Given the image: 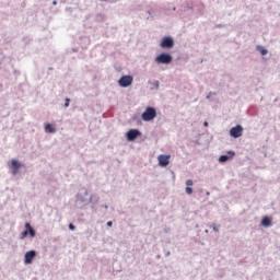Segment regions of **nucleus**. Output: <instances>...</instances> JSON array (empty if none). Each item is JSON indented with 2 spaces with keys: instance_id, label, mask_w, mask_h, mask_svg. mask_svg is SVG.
I'll return each instance as SVG.
<instances>
[{
  "instance_id": "1",
  "label": "nucleus",
  "mask_w": 280,
  "mask_h": 280,
  "mask_svg": "<svg viewBox=\"0 0 280 280\" xmlns=\"http://www.w3.org/2000/svg\"><path fill=\"white\" fill-rule=\"evenodd\" d=\"M156 117V109L154 107H147L144 113L141 115L143 121H152Z\"/></svg>"
},
{
  "instance_id": "2",
  "label": "nucleus",
  "mask_w": 280,
  "mask_h": 280,
  "mask_svg": "<svg viewBox=\"0 0 280 280\" xmlns=\"http://www.w3.org/2000/svg\"><path fill=\"white\" fill-rule=\"evenodd\" d=\"M155 62L158 65H170V62H172V57L171 55L163 52L155 58Z\"/></svg>"
},
{
  "instance_id": "3",
  "label": "nucleus",
  "mask_w": 280,
  "mask_h": 280,
  "mask_svg": "<svg viewBox=\"0 0 280 280\" xmlns=\"http://www.w3.org/2000/svg\"><path fill=\"white\" fill-rule=\"evenodd\" d=\"M25 231L22 233L21 237L22 240H25L27 235H31V237H36V231H34V228H32V224L25 223Z\"/></svg>"
},
{
  "instance_id": "4",
  "label": "nucleus",
  "mask_w": 280,
  "mask_h": 280,
  "mask_svg": "<svg viewBox=\"0 0 280 280\" xmlns=\"http://www.w3.org/2000/svg\"><path fill=\"white\" fill-rule=\"evenodd\" d=\"M243 133L244 128L241 125H237L230 130V136H232L233 139H240V137H242Z\"/></svg>"
},
{
  "instance_id": "5",
  "label": "nucleus",
  "mask_w": 280,
  "mask_h": 280,
  "mask_svg": "<svg viewBox=\"0 0 280 280\" xmlns=\"http://www.w3.org/2000/svg\"><path fill=\"white\" fill-rule=\"evenodd\" d=\"M170 159H172V155H165V154L159 155L158 156L159 166L167 167L170 165Z\"/></svg>"
},
{
  "instance_id": "6",
  "label": "nucleus",
  "mask_w": 280,
  "mask_h": 280,
  "mask_svg": "<svg viewBox=\"0 0 280 280\" xmlns=\"http://www.w3.org/2000/svg\"><path fill=\"white\" fill-rule=\"evenodd\" d=\"M23 167V164L19 162L18 160H11L10 163V170L12 171L13 176H16L19 174V170Z\"/></svg>"
},
{
  "instance_id": "7",
  "label": "nucleus",
  "mask_w": 280,
  "mask_h": 280,
  "mask_svg": "<svg viewBox=\"0 0 280 280\" xmlns=\"http://www.w3.org/2000/svg\"><path fill=\"white\" fill-rule=\"evenodd\" d=\"M132 75H124L119 79L118 84L119 86L126 89L127 86H130V84H132Z\"/></svg>"
},
{
  "instance_id": "8",
  "label": "nucleus",
  "mask_w": 280,
  "mask_h": 280,
  "mask_svg": "<svg viewBox=\"0 0 280 280\" xmlns=\"http://www.w3.org/2000/svg\"><path fill=\"white\" fill-rule=\"evenodd\" d=\"M161 47L163 49H172V47H174V39H172V37H164L161 42Z\"/></svg>"
},
{
  "instance_id": "9",
  "label": "nucleus",
  "mask_w": 280,
  "mask_h": 280,
  "mask_svg": "<svg viewBox=\"0 0 280 280\" xmlns=\"http://www.w3.org/2000/svg\"><path fill=\"white\" fill-rule=\"evenodd\" d=\"M137 137H141V131L137 129H131L127 132V139L128 141H135Z\"/></svg>"
},
{
  "instance_id": "10",
  "label": "nucleus",
  "mask_w": 280,
  "mask_h": 280,
  "mask_svg": "<svg viewBox=\"0 0 280 280\" xmlns=\"http://www.w3.org/2000/svg\"><path fill=\"white\" fill-rule=\"evenodd\" d=\"M34 257H36V252L31 250L25 254V264H32L34 261Z\"/></svg>"
},
{
  "instance_id": "11",
  "label": "nucleus",
  "mask_w": 280,
  "mask_h": 280,
  "mask_svg": "<svg viewBox=\"0 0 280 280\" xmlns=\"http://www.w3.org/2000/svg\"><path fill=\"white\" fill-rule=\"evenodd\" d=\"M262 226H272V221L268 217H264L261 221Z\"/></svg>"
},
{
  "instance_id": "12",
  "label": "nucleus",
  "mask_w": 280,
  "mask_h": 280,
  "mask_svg": "<svg viewBox=\"0 0 280 280\" xmlns=\"http://www.w3.org/2000/svg\"><path fill=\"white\" fill-rule=\"evenodd\" d=\"M45 130H46V132H49L50 135L56 132V128H54V126L51 124H47L45 126Z\"/></svg>"
},
{
  "instance_id": "13",
  "label": "nucleus",
  "mask_w": 280,
  "mask_h": 280,
  "mask_svg": "<svg viewBox=\"0 0 280 280\" xmlns=\"http://www.w3.org/2000/svg\"><path fill=\"white\" fill-rule=\"evenodd\" d=\"M219 161H220V163H226V161H229V155H221L219 158Z\"/></svg>"
},
{
  "instance_id": "14",
  "label": "nucleus",
  "mask_w": 280,
  "mask_h": 280,
  "mask_svg": "<svg viewBox=\"0 0 280 280\" xmlns=\"http://www.w3.org/2000/svg\"><path fill=\"white\" fill-rule=\"evenodd\" d=\"M257 49L260 51L261 56H266L268 54V50L264 49L261 46H258Z\"/></svg>"
},
{
  "instance_id": "15",
  "label": "nucleus",
  "mask_w": 280,
  "mask_h": 280,
  "mask_svg": "<svg viewBox=\"0 0 280 280\" xmlns=\"http://www.w3.org/2000/svg\"><path fill=\"white\" fill-rule=\"evenodd\" d=\"M186 194L191 196V194H194V189L191 187H186Z\"/></svg>"
},
{
  "instance_id": "16",
  "label": "nucleus",
  "mask_w": 280,
  "mask_h": 280,
  "mask_svg": "<svg viewBox=\"0 0 280 280\" xmlns=\"http://www.w3.org/2000/svg\"><path fill=\"white\" fill-rule=\"evenodd\" d=\"M186 185H187V187H191V185H194V180L188 179V180L186 182Z\"/></svg>"
},
{
  "instance_id": "17",
  "label": "nucleus",
  "mask_w": 280,
  "mask_h": 280,
  "mask_svg": "<svg viewBox=\"0 0 280 280\" xmlns=\"http://www.w3.org/2000/svg\"><path fill=\"white\" fill-rule=\"evenodd\" d=\"M212 230L214 233H220V229H218L215 224L212 225Z\"/></svg>"
},
{
  "instance_id": "18",
  "label": "nucleus",
  "mask_w": 280,
  "mask_h": 280,
  "mask_svg": "<svg viewBox=\"0 0 280 280\" xmlns=\"http://www.w3.org/2000/svg\"><path fill=\"white\" fill-rule=\"evenodd\" d=\"M69 229H70V231H75V225H73V223H70Z\"/></svg>"
},
{
  "instance_id": "19",
  "label": "nucleus",
  "mask_w": 280,
  "mask_h": 280,
  "mask_svg": "<svg viewBox=\"0 0 280 280\" xmlns=\"http://www.w3.org/2000/svg\"><path fill=\"white\" fill-rule=\"evenodd\" d=\"M69 102H71V100L66 98V103H65V106H66V107H69Z\"/></svg>"
},
{
  "instance_id": "20",
  "label": "nucleus",
  "mask_w": 280,
  "mask_h": 280,
  "mask_svg": "<svg viewBox=\"0 0 280 280\" xmlns=\"http://www.w3.org/2000/svg\"><path fill=\"white\" fill-rule=\"evenodd\" d=\"M107 226H113V221H108Z\"/></svg>"
},
{
  "instance_id": "21",
  "label": "nucleus",
  "mask_w": 280,
  "mask_h": 280,
  "mask_svg": "<svg viewBox=\"0 0 280 280\" xmlns=\"http://www.w3.org/2000/svg\"><path fill=\"white\" fill-rule=\"evenodd\" d=\"M203 126L207 128L209 126V122L205 121Z\"/></svg>"
},
{
  "instance_id": "22",
  "label": "nucleus",
  "mask_w": 280,
  "mask_h": 280,
  "mask_svg": "<svg viewBox=\"0 0 280 280\" xmlns=\"http://www.w3.org/2000/svg\"><path fill=\"white\" fill-rule=\"evenodd\" d=\"M54 4L56 5V1L54 2Z\"/></svg>"
}]
</instances>
